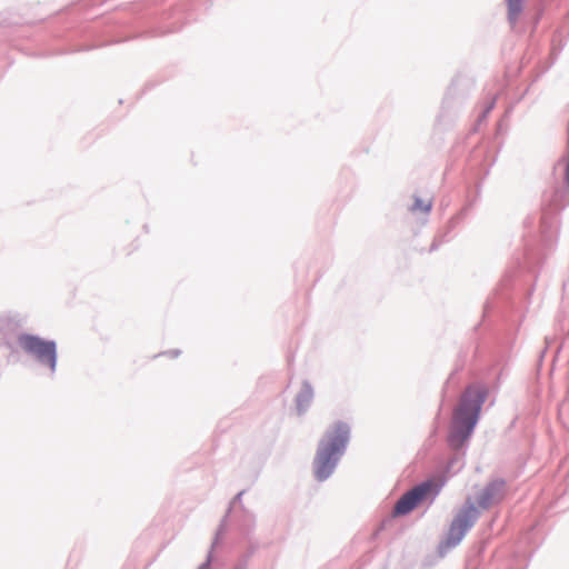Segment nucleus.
<instances>
[{"instance_id": "nucleus-9", "label": "nucleus", "mask_w": 569, "mask_h": 569, "mask_svg": "<svg viewBox=\"0 0 569 569\" xmlns=\"http://www.w3.org/2000/svg\"><path fill=\"white\" fill-rule=\"evenodd\" d=\"M312 389L309 385L303 386V389L301 391V395L299 398H303L306 401H309L312 398Z\"/></svg>"}, {"instance_id": "nucleus-4", "label": "nucleus", "mask_w": 569, "mask_h": 569, "mask_svg": "<svg viewBox=\"0 0 569 569\" xmlns=\"http://www.w3.org/2000/svg\"><path fill=\"white\" fill-rule=\"evenodd\" d=\"M435 488V483L426 481L406 492L396 503L393 513L402 516L413 510Z\"/></svg>"}, {"instance_id": "nucleus-3", "label": "nucleus", "mask_w": 569, "mask_h": 569, "mask_svg": "<svg viewBox=\"0 0 569 569\" xmlns=\"http://www.w3.org/2000/svg\"><path fill=\"white\" fill-rule=\"evenodd\" d=\"M19 343L24 351L34 355L39 361L48 363L52 370L54 369L57 360L54 342L23 335L19 338Z\"/></svg>"}, {"instance_id": "nucleus-2", "label": "nucleus", "mask_w": 569, "mask_h": 569, "mask_svg": "<svg viewBox=\"0 0 569 569\" xmlns=\"http://www.w3.org/2000/svg\"><path fill=\"white\" fill-rule=\"evenodd\" d=\"M349 439V429L345 423H336L320 441L315 459V475L318 480L327 479L333 471Z\"/></svg>"}, {"instance_id": "nucleus-1", "label": "nucleus", "mask_w": 569, "mask_h": 569, "mask_svg": "<svg viewBox=\"0 0 569 569\" xmlns=\"http://www.w3.org/2000/svg\"><path fill=\"white\" fill-rule=\"evenodd\" d=\"M483 402L485 393L480 388L471 387L466 390L452 419L449 441L453 447L462 446L470 437Z\"/></svg>"}, {"instance_id": "nucleus-6", "label": "nucleus", "mask_w": 569, "mask_h": 569, "mask_svg": "<svg viewBox=\"0 0 569 569\" xmlns=\"http://www.w3.org/2000/svg\"><path fill=\"white\" fill-rule=\"evenodd\" d=\"M502 482H493L490 483L487 488L483 489L477 502L481 508H488L492 503L499 501L502 497Z\"/></svg>"}, {"instance_id": "nucleus-7", "label": "nucleus", "mask_w": 569, "mask_h": 569, "mask_svg": "<svg viewBox=\"0 0 569 569\" xmlns=\"http://www.w3.org/2000/svg\"><path fill=\"white\" fill-rule=\"evenodd\" d=\"M431 209V201L430 199H419L417 198L415 200V203L411 208L412 211H419V212H429Z\"/></svg>"}, {"instance_id": "nucleus-5", "label": "nucleus", "mask_w": 569, "mask_h": 569, "mask_svg": "<svg viewBox=\"0 0 569 569\" xmlns=\"http://www.w3.org/2000/svg\"><path fill=\"white\" fill-rule=\"evenodd\" d=\"M476 513L477 512L475 506L470 505L456 516L451 522L448 533V539L452 542V545L458 543L467 530L473 525Z\"/></svg>"}, {"instance_id": "nucleus-8", "label": "nucleus", "mask_w": 569, "mask_h": 569, "mask_svg": "<svg viewBox=\"0 0 569 569\" xmlns=\"http://www.w3.org/2000/svg\"><path fill=\"white\" fill-rule=\"evenodd\" d=\"M507 1H508L510 20H516L518 14L521 11V1L522 0H507Z\"/></svg>"}]
</instances>
